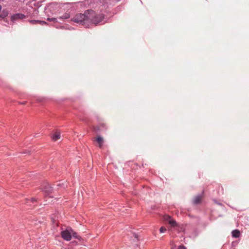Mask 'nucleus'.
<instances>
[{"instance_id":"obj_19","label":"nucleus","mask_w":249,"mask_h":249,"mask_svg":"<svg viewBox=\"0 0 249 249\" xmlns=\"http://www.w3.org/2000/svg\"><path fill=\"white\" fill-rule=\"evenodd\" d=\"M31 201L32 203H34L36 201V200L35 198H32L31 199Z\"/></svg>"},{"instance_id":"obj_11","label":"nucleus","mask_w":249,"mask_h":249,"mask_svg":"<svg viewBox=\"0 0 249 249\" xmlns=\"http://www.w3.org/2000/svg\"><path fill=\"white\" fill-rule=\"evenodd\" d=\"M60 138V134L56 132L54 133L52 136V139L53 141H56Z\"/></svg>"},{"instance_id":"obj_17","label":"nucleus","mask_w":249,"mask_h":249,"mask_svg":"<svg viewBox=\"0 0 249 249\" xmlns=\"http://www.w3.org/2000/svg\"><path fill=\"white\" fill-rule=\"evenodd\" d=\"M133 237L136 239H138V235L135 233H133Z\"/></svg>"},{"instance_id":"obj_8","label":"nucleus","mask_w":249,"mask_h":249,"mask_svg":"<svg viewBox=\"0 0 249 249\" xmlns=\"http://www.w3.org/2000/svg\"><path fill=\"white\" fill-rule=\"evenodd\" d=\"M231 233H232V237H235V238L239 237L240 235V231L238 230H234L232 231Z\"/></svg>"},{"instance_id":"obj_6","label":"nucleus","mask_w":249,"mask_h":249,"mask_svg":"<svg viewBox=\"0 0 249 249\" xmlns=\"http://www.w3.org/2000/svg\"><path fill=\"white\" fill-rule=\"evenodd\" d=\"M165 219L167 220H168L169 223L172 226L175 227L177 225V222L173 220L171 217L169 216H166Z\"/></svg>"},{"instance_id":"obj_21","label":"nucleus","mask_w":249,"mask_h":249,"mask_svg":"<svg viewBox=\"0 0 249 249\" xmlns=\"http://www.w3.org/2000/svg\"><path fill=\"white\" fill-rule=\"evenodd\" d=\"M3 0H0V1H3Z\"/></svg>"},{"instance_id":"obj_7","label":"nucleus","mask_w":249,"mask_h":249,"mask_svg":"<svg viewBox=\"0 0 249 249\" xmlns=\"http://www.w3.org/2000/svg\"><path fill=\"white\" fill-rule=\"evenodd\" d=\"M43 190L45 193L49 194L53 191V188L50 185V184H47L43 188Z\"/></svg>"},{"instance_id":"obj_14","label":"nucleus","mask_w":249,"mask_h":249,"mask_svg":"<svg viewBox=\"0 0 249 249\" xmlns=\"http://www.w3.org/2000/svg\"><path fill=\"white\" fill-rule=\"evenodd\" d=\"M70 13L66 12L62 16L59 17L58 18L60 19H68L69 18H70Z\"/></svg>"},{"instance_id":"obj_18","label":"nucleus","mask_w":249,"mask_h":249,"mask_svg":"<svg viewBox=\"0 0 249 249\" xmlns=\"http://www.w3.org/2000/svg\"><path fill=\"white\" fill-rule=\"evenodd\" d=\"M178 249H187L184 246H180L178 247Z\"/></svg>"},{"instance_id":"obj_12","label":"nucleus","mask_w":249,"mask_h":249,"mask_svg":"<svg viewBox=\"0 0 249 249\" xmlns=\"http://www.w3.org/2000/svg\"><path fill=\"white\" fill-rule=\"evenodd\" d=\"M8 15V12L6 10H3L1 14H0V18H4L6 17H7Z\"/></svg>"},{"instance_id":"obj_16","label":"nucleus","mask_w":249,"mask_h":249,"mask_svg":"<svg viewBox=\"0 0 249 249\" xmlns=\"http://www.w3.org/2000/svg\"><path fill=\"white\" fill-rule=\"evenodd\" d=\"M166 231V229L164 227H161L160 229V233H163Z\"/></svg>"},{"instance_id":"obj_4","label":"nucleus","mask_w":249,"mask_h":249,"mask_svg":"<svg viewBox=\"0 0 249 249\" xmlns=\"http://www.w3.org/2000/svg\"><path fill=\"white\" fill-rule=\"evenodd\" d=\"M26 18V16L25 15L21 13H17L14 14L11 16V20L12 21L14 22L18 19H22Z\"/></svg>"},{"instance_id":"obj_1","label":"nucleus","mask_w":249,"mask_h":249,"mask_svg":"<svg viewBox=\"0 0 249 249\" xmlns=\"http://www.w3.org/2000/svg\"><path fill=\"white\" fill-rule=\"evenodd\" d=\"M86 13L88 14V26L91 23L97 25L104 18V16L102 14H96L93 10H87Z\"/></svg>"},{"instance_id":"obj_3","label":"nucleus","mask_w":249,"mask_h":249,"mask_svg":"<svg viewBox=\"0 0 249 249\" xmlns=\"http://www.w3.org/2000/svg\"><path fill=\"white\" fill-rule=\"evenodd\" d=\"M62 237L66 241H70L71 239V231L70 230H66L61 231Z\"/></svg>"},{"instance_id":"obj_13","label":"nucleus","mask_w":249,"mask_h":249,"mask_svg":"<svg viewBox=\"0 0 249 249\" xmlns=\"http://www.w3.org/2000/svg\"><path fill=\"white\" fill-rule=\"evenodd\" d=\"M71 235H72L73 237L75 239H77L79 240H81V237L80 236H78L76 232L74 231L72 229H71Z\"/></svg>"},{"instance_id":"obj_20","label":"nucleus","mask_w":249,"mask_h":249,"mask_svg":"<svg viewBox=\"0 0 249 249\" xmlns=\"http://www.w3.org/2000/svg\"><path fill=\"white\" fill-rule=\"evenodd\" d=\"M19 104L22 105H25L26 104V102H20Z\"/></svg>"},{"instance_id":"obj_15","label":"nucleus","mask_w":249,"mask_h":249,"mask_svg":"<svg viewBox=\"0 0 249 249\" xmlns=\"http://www.w3.org/2000/svg\"><path fill=\"white\" fill-rule=\"evenodd\" d=\"M47 20L48 21H50L57 22V18H47Z\"/></svg>"},{"instance_id":"obj_10","label":"nucleus","mask_w":249,"mask_h":249,"mask_svg":"<svg viewBox=\"0 0 249 249\" xmlns=\"http://www.w3.org/2000/svg\"><path fill=\"white\" fill-rule=\"evenodd\" d=\"M201 196H197L195 197L193 203L195 204H198L201 201Z\"/></svg>"},{"instance_id":"obj_9","label":"nucleus","mask_w":249,"mask_h":249,"mask_svg":"<svg viewBox=\"0 0 249 249\" xmlns=\"http://www.w3.org/2000/svg\"><path fill=\"white\" fill-rule=\"evenodd\" d=\"M96 141L99 144V147L102 148L103 144V139L101 137L99 136L97 138Z\"/></svg>"},{"instance_id":"obj_2","label":"nucleus","mask_w":249,"mask_h":249,"mask_svg":"<svg viewBox=\"0 0 249 249\" xmlns=\"http://www.w3.org/2000/svg\"><path fill=\"white\" fill-rule=\"evenodd\" d=\"M88 15V14L86 13V11H85L83 14H78L76 15L71 20L74 22L87 27L88 26L89 20Z\"/></svg>"},{"instance_id":"obj_5","label":"nucleus","mask_w":249,"mask_h":249,"mask_svg":"<svg viewBox=\"0 0 249 249\" xmlns=\"http://www.w3.org/2000/svg\"><path fill=\"white\" fill-rule=\"evenodd\" d=\"M29 21L30 23L32 24H39L41 25L47 24V22L46 21H43V20H29Z\"/></svg>"}]
</instances>
